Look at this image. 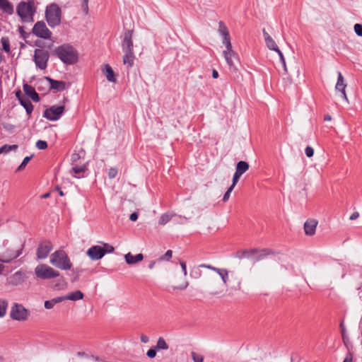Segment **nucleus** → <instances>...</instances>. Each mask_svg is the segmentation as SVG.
Listing matches in <instances>:
<instances>
[{"instance_id":"obj_1","label":"nucleus","mask_w":362,"mask_h":362,"mask_svg":"<svg viewBox=\"0 0 362 362\" xmlns=\"http://www.w3.org/2000/svg\"><path fill=\"white\" fill-rule=\"evenodd\" d=\"M64 64L68 65L75 64L78 61L77 50L68 43L57 47L52 52Z\"/></svg>"},{"instance_id":"obj_2","label":"nucleus","mask_w":362,"mask_h":362,"mask_svg":"<svg viewBox=\"0 0 362 362\" xmlns=\"http://www.w3.org/2000/svg\"><path fill=\"white\" fill-rule=\"evenodd\" d=\"M50 263L62 270H69L72 268L70 258L64 250H59L53 252L50 256Z\"/></svg>"},{"instance_id":"obj_3","label":"nucleus","mask_w":362,"mask_h":362,"mask_svg":"<svg viewBox=\"0 0 362 362\" xmlns=\"http://www.w3.org/2000/svg\"><path fill=\"white\" fill-rule=\"evenodd\" d=\"M45 19L51 28H55L61 24L62 9L56 3L47 6L45 9Z\"/></svg>"},{"instance_id":"obj_4","label":"nucleus","mask_w":362,"mask_h":362,"mask_svg":"<svg viewBox=\"0 0 362 362\" xmlns=\"http://www.w3.org/2000/svg\"><path fill=\"white\" fill-rule=\"evenodd\" d=\"M35 11L33 1L28 2L21 1L16 8L17 14L24 23L33 22L34 21L33 16Z\"/></svg>"},{"instance_id":"obj_5","label":"nucleus","mask_w":362,"mask_h":362,"mask_svg":"<svg viewBox=\"0 0 362 362\" xmlns=\"http://www.w3.org/2000/svg\"><path fill=\"white\" fill-rule=\"evenodd\" d=\"M103 246L93 245L90 247L86 252V255L92 260H98L102 259L107 253H112L115 248L108 243H102Z\"/></svg>"},{"instance_id":"obj_6","label":"nucleus","mask_w":362,"mask_h":362,"mask_svg":"<svg viewBox=\"0 0 362 362\" xmlns=\"http://www.w3.org/2000/svg\"><path fill=\"white\" fill-rule=\"evenodd\" d=\"M35 274L39 279L47 280L60 276V273L52 267L45 264H38L35 268Z\"/></svg>"},{"instance_id":"obj_7","label":"nucleus","mask_w":362,"mask_h":362,"mask_svg":"<svg viewBox=\"0 0 362 362\" xmlns=\"http://www.w3.org/2000/svg\"><path fill=\"white\" fill-rule=\"evenodd\" d=\"M29 311L23 305L15 303L13 304L11 311L10 317L17 321H25L29 316Z\"/></svg>"},{"instance_id":"obj_8","label":"nucleus","mask_w":362,"mask_h":362,"mask_svg":"<svg viewBox=\"0 0 362 362\" xmlns=\"http://www.w3.org/2000/svg\"><path fill=\"white\" fill-rule=\"evenodd\" d=\"M49 58V52L43 49H36L34 51L33 61L35 66L41 70H44L47 66V62Z\"/></svg>"},{"instance_id":"obj_9","label":"nucleus","mask_w":362,"mask_h":362,"mask_svg":"<svg viewBox=\"0 0 362 362\" xmlns=\"http://www.w3.org/2000/svg\"><path fill=\"white\" fill-rule=\"evenodd\" d=\"M226 49L223 51V54L224 58L229 66L231 71L235 72L238 70L237 64H239L238 55L230 48L226 47Z\"/></svg>"},{"instance_id":"obj_10","label":"nucleus","mask_w":362,"mask_h":362,"mask_svg":"<svg viewBox=\"0 0 362 362\" xmlns=\"http://www.w3.org/2000/svg\"><path fill=\"white\" fill-rule=\"evenodd\" d=\"M64 110V105H53L44 111L43 117L50 121H57L63 115Z\"/></svg>"},{"instance_id":"obj_11","label":"nucleus","mask_w":362,"mask_h":362,"mask_svg":"<svg viewBox=\"0 0 362 362\" xmlns=\"http://www.w3.org/2000/svg\"><path fill=\"white\" fill-rule=\"evenodd\" d=\"M32 33L37 37L42 39H49L52 32L47 28L44 21H37L33 26Z\"/></svg>"},{"instance_id":"obj_12","label":"nucleus","mask_w":362,"mask_h":362,"mask_svg":"<svg viewBox=\"0 0 362 362\" xmlns=\"http://www.w3.org/2000/svg\"><path fill=\"white\" fill-rule=\"evenodd\" d=\"M52 248L53 246L50 240H45L42 241L37 248V257L40 259H45L52 251Z\"/></svg>"},{"instance_id":"obj_13","label":"nucleus","mask_w":362,"mask_h":362,"mask_svg":"<svg viewBox=\"0 0 362 362\" xmlns=\"http://www.w3.org/2000/svg\"><path fill=\"white\" fill-rule=\"evenodd\" d=\"M133 30H127L125 31L124 38L122 42V47L123 52H134L132 41Z\"/></svg>"},{"instance_id":"obj_14","label":"nucleus","mask_w":362,"mask_h":362,"mask_svg":"<svg viewBox=\"0 0 362 362\" xmlns=\"http://www.w3.org/2000/svg\"><path fill=\"white\" fill-rule=\"evenodd\" d=\"M200 267H205L206 269H211L216 272L220 277L221 278L223 284L225 285H227L228 281V272L226 269H219L217 267H215L211 264H201Z\"/></svg>"},{"instance_id":"obj_15","label":"nucleus","mask_w":362,"mask_h":362,"mask_svg":"<svg viewBox=\"0 0 362 362\" xmlns=\"http://www.w3.org/2000/svg\"><path fill=\"white\" fill-rule=\"evenodd\" d=\"M16 96L18 99L20 104L25 109L26 113L30 116L33 110L32 103L23 96L21 90L16 92Z\"/></svg>"},{"instance_id":"obj_16","label":"nucleus","mask_w":362,"mask_h":362,"mask_svg":"<svg viewBox=\"0 0 362 362\" xmlns=\"http://www.w3.org/2000/svg\"><path fill=\"white\" fill-rule=\"evenodd\" d=\"M218 31L223 36V44L226 47H231L230 37L227 27L223 21L218 23Z\"/></svg>"},{"instance_id":"obj_17","label":"nucleus","mask_w":362,"mask_h":362,"mask_svg":"<svg viewBox=\"0 0 362 362\" xmlns=\"http://www.w3.org/2000/svg\"><path fill=\"white\" fill-rule=\"evenodd\" d=\"M44 78L47 81L50 85V89L55 91H63L66 89V82L63 81H57L49 76H45Z\"/></svg>"},{"instance_id":"obj_18","label":"nucleus","mask_w":362,"mask_h":362,"mask_svg":"<svg viewBox=\"0 0 362 362\" xmlns=\"http://www.w3.org/2000/svg\"><path fill=\"white\" fill-rule=\"evenodd\" d=\"M346 87V84L344 81V78L341 74V72H338V78H337V82L335 86V89L337 91H339L341 93V96L347 100L346 94L345 92V88Z\"/></svg>"},{"instance_id":"obj_19","label":"nucleus","mask_w":362,"mask_h":362,"mask_svg":"<svg viewBox=\"0 0 362 362\" xmlns=\"http://www.w3.org/2000/svg\"><path fill=\"white\" fill-rule=\"evenodd\" d=\"M23 88L25 95L31 98L34 102L37 103L40 101V96L32 86L24 83Z\"/></svg>"},{"instance_id":"obj_20","label":"nucleus","mask_w":362,"mask_h":362,"mask_svg":"<svg viewBox=\"0 0 362 362\" xmlns=\"http://www.w3.org/2000/svg\"><path fill=\"white\" fill-rule=\"evenodd\" d=\"M317 221L315 219H308L304 223V230L307 235H313L315 233Z\"/></svg>"},{"instance_id":"obj_21","label":"nucleus","mask_w":362,"mask_h":362,"mask_svg":"<svg viewBox=\"0 0 362 362\" xmlns=\"http://www.w3.org/2000/svg\"><path fill=\"white\" fill-rule=\"evenodd\" d=\"M25 273L22 271H18L10 276V283L13 285L17 286L24 282Z\"/></svg>"},{"instance_id":"obj_22","label":"nucleus","mask_w":362,"mask_h":362,"mask_svg":"<svg viewBox=\"0 0 362 362\" xmlns=\"http://www.w3.org/2000/svg\"><path fill=\"white\" fill-rule=\"evenodd\" d=\"M124 258L128 264H134L142 261L144 255L141 253L133 255L131 252H128L125 255Z\"/></svg>"},{"instance_id":"obj_23","label":"nucleus","mask_w":362,"mask_h":362,"mask_svg":"<svg viewBox=\"0 0 362 362\" xmlns=\"http://www.w3.org/2000/svg\"><path fill=\"white\" fill-rule=\"evenodd\" d=\"M103 73L105 75L106 78L110 82H115L116 78L114 71L112 67L108 64H104L102 68Z\"/></svg>"},{"instance_id":"obj_24","label":"nucleus","mask_w":362,"mask_h":362,"mask_svg":"<svg viewBox=\"0 0 362 362\" xmlns=\"http://www.w3.org/2000/svg\"><path fill=\"white\" fill-rule=\"evenodd\" d=\"M262 33L267 47L271 50H277L279 49L278 46L265 29H263Z\"/></svg>"},{"instance_id":"obj_25","label":"nucleus","mask_w":362,"mask_h":362,"mask_svg":"<svg viewBox=\"0 0 362 362\" xmlns=\"http://www.w3.org/2000/svg\"><path fill=\"white\" fill-rule=\"evenodd\" d=\"M83 296H84L83 293L81 291L77 290V291H75L69 293L66 296H62V300L63 301L65 300H69L76 301V300H78L83 299Z\"/></svg>"},{"instance_id":"obj_26","label":"nucleus","mask_w":362,"mask_h":362,"mask_svg":"<svg viewBox=\"0 0 362 362\" xmlns=\"http://www.w3.org/2000/svg\"><path fill=\"white\" fill-rule=\"evenodd\" d=\"M0 9L9 15L13 13V6L8 0H0Z\"/></svg>"},{"instance_id":"obj_27","label":"nucleus","mask_w":362,"mask_h":362,"mask_svg":"<svg viewBox=\"0 0 362 362\" xmlns=\"http://www.w3.org/2000/svg\"><path fill=\"white\" fill-rule=\"evenodd\" d=\"M249 168H250V165L247 162L240 160V161L238 162L236 164L235 173L242 175L243 174H244L246 171H247L249 170Z\"/></svg>"},{"instance_id":"obj_28","label":"nucleus","mask_w":362,"mask_h":362,"mask_svg":"<svg viewBox=\"0 0 362 362\" xmlns=\"http://www.w3.org/2000/svg\"><path fill=\"white\" fill-rule=\"evenodd\" d=\"M258 251L256 249L239 250L236 252L235 257L238 259H243L245 257H250L252 255L257 253Z\"/></svg>"},{"instance_id":"obj_29","label":"nucleus","mask_w":362,"mask_h":362,"mask_svg":"<svg viewBox=\"0 0 362 362\" xmlns=\"http://www.w3.org/2000/svg\"><path fill=\"white\" fill-rule=\"evenodd\" d=\"M123 62L124 64H127L129 67L134 64V52H124Z\"/></svg>"},{"instance_id":"obj_30","label":"nucleus","mask_w":362,"mask_h":362,"mask_svg":"<svg viewBox=\"0 0 362 362\" xmlns=\"http://www.w3.org/2000/svg\"><path fill=\"white\" fill-rule=\"evenodd\" d=\"M62 301L63 300L62 296L54 298L45 302V308L46 309H52L57 303H61Z\"/></svg>"},{"instance_id":"obj_31","label":"nucleus","mask_w":362,"mask_h":362,"mask_svg":"<svg viewBox=\"0 0 362 362\" xmlns=\"http://www.w3.org/2000/svg\"><path fill=\"white\" fill-rule=\"evenodd\" d=\"M202 267H200V264L197 267H194L192 268L189 274L190 277L194 279H199L202 275V272L200 269Z\"/></svg>"},{"instance_id":"obj_32","label":"nucleus","mask_w":362,"mask_h":362,"mask_svg":"<svg viewBox=\"0 0 362 362\" xmlns=\"http://www.w3.org/2000/svg\"><path fill=\"white\" fill-rule=\"evenodd\" d=\"M85 271L84 269L80 267H76L71 269L73 277L71 279L72 282H76L79 280L80 275Z\"/></svg>"},{"instance_id":"obj_33","label":"nucleus","mask_w":362,"mask_h":362,"mask_svg":"<svg viewBox=\"0 0 362 362\" xmlns=\"http://www.w3.org/2000/svg\"><path fill=\"white\" fill-rule=\"evenodd\" d=\"M156 349H163V350H167L169 346L165 339L163 337H159L156 346H155Z\"/></svg>"},{"instance_id":"obj_34","label":"nucleus","mask_w":362,"mask_h":362,"mask_svg":"<svg viewBox=\"0 0 362 362\" xmlns=\"http://www.w3.org/2000/svg\"><path fill=\"white\" fill-rule=\"evenodd\" d=\"M20 255H21V252L20 251L16 252L11 257H8V258H6V255H3L2 254L1 256L0 257V262H1V263H10L11 261H13V259H16Z\"/></svg>"},{"instance_id":"obj_35","label":"nucleus","mask_w":362,"mask_h":362,"mask_svg":"<svg viewBox=\"0 0 362 362\" xmlns=\"http://www.w3.org/2000/svg\"><path fill=\"white\" fill-rule=\"evenodd\" d=\"M7 307V300L5 299H0V317H2L6 315Z\"/></svg>"},{"instance_id":"obj_36","label":"nucleus","mask_w":362,"mask_h":362,"mask_svg":"<svg viewBox=\"0 0 362 362\" xmlns=\"http://www.w3.org/2000/svg\"><path fill=\"white\" fill-rule=\"evenodd\" d=\"M87 170V166L86 165H83L81 166H78V165H76V166H74L72 168H71V171L74 173V174H78V175H80L81 173H85L86 171Z\"/></svg>"},{"instance_id":"obj_37","label":"nucleus","mask_w":362,"mask_h":362,"mask_svg":"<svg viewBox=\"0 0 362 362\" xmlns=\"http://www.w3.org/2000/svg\"><path fill=\"white\" fill-rule=\"evenodd\" d=\"M272 253H273L272 250H271L269 249H264L261 251V253L256 257L255 262H258V261L262 259L263 258H264L265 257H267V255L272 254Z\"/></svg>"},{"instance_id":"obj_38","label":"nucleus","mask_w":362,"mask_h":362,"mask_svg":"<svg viewBox=\"0 0 362 362\" xmlns=\"http://www.w3.org/2000/svg\"><path fill=\"white\" fill-rule=\"evenodd\" d=\"M171 218H172V216H170V214H163L160 217V218L158 220V223L160 225L163 226V225L166 224L168 222H169L170 220L171 219Z\"/></svg>"},{"instance_id":"obj_39","label":"nucleus","mask_w":362,"mask_h":362,"mask_svg":"<svg viewBox=\"0 0 362 362\" xmlns=\"http://www.w3.org/2000/svg\"><path fill=\"white\" fill-rule=\"evenodd\" d=\"M1 41V44H2L3 49L6 52H10V43H9L8 39L7 37H2Z\"/></svg>"},{"instance_id":"obj_40","label":"nucleus","mask_w":362,"mask_h":362,"mask_svg":"<svg viewBox=\"0 0 362 362\" xmlns=\"http://www.w3.org/2000/svg\"><path fill=\"white\" fill-rule=\"evenodd\" d=\"M23 245H21V247L17 250H7L3 255H6V258L11 257L13 256L16 252H21V255L22 254Z\"/></svg>"},{"instance_id":"obj_41","label":"nucleus","mask_w":362,"mask_h":362,"mask_svg":"<svg viewBox=\"0 0 362 362\" xmlns=\"http://www.w3.org/2000/svg\"><path fill=\"white\" fill-rule=\"evenodd\" d=\"M275 52H276L279 56V59H280V62H281V64L284 68V70L285 72H287V69H286V62H285V59H284V57L283 55V53L281 52V51L279 49H277V50H276Z\"/></svg>"},{"instance_id":"obj_42","label":"nucleus","mask_w":362,"mask_h":362,"mask_svg":"<svg viewBox=\"0 0 362 362\" xmlns=\"http://www.w3.org/2000/svg\"><path fill=\"white\" fill-rule=\"evenodd\" d=\"M32 158H33V155H31L30 156L25 157L22 161L21 164L18 166V170H23Z\"/></svg>"},{"instance_id":"obj_43","label":"nucleus","mask_w":362,"mask_h":362,"mask_svg":"<svg viewBox=\"0 0 362 362\" xmlns=\"http://www.w3.org/2000/svg\"><path fill=\"white\" fill-rule=\"evenodd\" d=\"M118 174V169L116 167L110 168L108 171V177L110 179L115 178Z\"/></svg>"},{"instance_id":"obj_44","label":"nucleus","mask_w":362,"mask_h":362,"mask_svg":"<svg viewBox=\"0 0 362 362\" xmlns=\"http://www.w3.org/2000/svg\"><path fill=\"white\" fill-rule=\"evenodd\" d=\"M191 356L194 362H203L204 357L202 355L192 351Z\"/></svg>"},{"instance_id":"obj_45","label":"nucleus","mask_w":362,"mask_h":362,"mask_svg":"<svg viewBox=\"0 0 362 362\" xmlns=\"http://www.w3.org/2000/svg\"><path fill=\"white\" fill-rule=\"evenodd\" d=\"M36 147L40 150H45L47 148V143L43 140H38L36 142Z\"/></svg>"},{"instance_id":"obj_46","label":"nucleus","mask_w":362,"mask_h":362,"mask_svg":"<svg viewBox=\"0 0 362 362\" xmlns=\"http://www.w3.org/2000/svg\"><path fill=\"white\" fill-rule=\"evenodd\" d=\"M2 127L6 131L9 132H13V131L14 130V129L16 127L15 125L11 124V123H8V122H3Z\"/></svg>"},{"instance_id":"obj_47","label":"nucleus","mask_w":362,"mask_h":362,"mask_svg":"<svg viewBox=\"0 0 362 362\" xmlns=\"http://www.w3.org/2000/svg\"><path fill=\"white\" fill-rule=\"evenodd\" d=\"M354 32L356 34L359 36L362 37V24L356 23L354 26Z\"/></svg>"},{"instance_id":"obj_48","label":"nucleus","mask_w":362,"mask_h":362,"mask_svg":"<svg viewBox=\"0 0 362 362\" xmlns=\"http://www.w3.org/2000/svg\"><path fill=\"white\" fill-rule=\"evenodd\" d=\"M146 355L150 358H153L156 355V348L155 346L149 349L146 353Z\"/></svg>"},{"instance_id":"obj_49","label":"nucleus","mask_w":362,"mask_h":362,"mask_svg":"<svg viewBox=\"0 0 362 362\" xmlns=\"http://www.w3.org/2000/svg\"><path fill=\"white\" fill-rule=\"evenodd\" d=\"M173 252L170 250H168L165 252V255L162 256L160 259V260H166L168 261L172 257Z\"/></svg>"},{"instance_id":"obj_50","label":"nucleus","mask_w":362,"mask_h":362,"mask_svg":"<svg viewBox=\"0 0 362 362\" xmlns=\"http://www.w3.org/2000/svg\"><path fill=\"white\" fill-rule=\"evenodd\" d=\"M234 188L233 187H229L227 191L225 192L223 197V202H226L228 200L230 197V194L231 192L233 190Z\"/></svg>"},{"instance_id":"obj_51","label":"nucleus","mask_w":362,"mask_h":362,"mask_svg":"<svg viewBox=\"0 0 362 362\" xmlns=\"http://www.w3.org/2000/svg\"><path fill=\"white\" fill-rule=\"evenodd\" d=\"M240 176V175L235 172L233 177L232 185L230 187H233V188H234L236 184L238 183Z\"/></svg>"},{"instance_id":"obj_52","label":"nucleus","mask_w":362,"mask_h":362,"mask_svg":"<svg viewBox=\"0 0 362 362\" xmlns=\"http://www.w3.org/2000/svg\"><path fill=\"white\" fill-rule=\"evenodd\" d=\"M305 153L308 158H311L314 154V149L313 147L308 146L305 149Z\"/></svg>"},{"instance_id":"obj_53","label":"nucleus","mask_w":362,"mask_h":362,"mask_svg":"<svg viewBox=\"0 0 362 362\" xmlns=\"http://www.w3.org/2000/svg\"><path fill=\"white\" fill-rule=\"evenodd\" d=\"M88 0H83L81 4V8L86 15H88Z\"/></svg>"},{"instance_id":"obj_54","label":"nucleus","mask_w":362,"mask_h":362,"mask_svg":"<svg viewBox=\"0 0 362 362\" xmlns=\"http://www.w3.org/2000/svg\"><path fill=\"white\" fill-rule=\"evenodd\" d=\"M18 30H19V33H20L21 36L23 38L26 39L28 37L29 34L27 33L26 32H25L23 27L20 26L18 28Z\"/></svg>"},{"instance_id":"obj_55","label":"nucleus","mask_w":362,"mask_h":362,"mask_svg":"<svg viewBox=\"0 0 362 362\" xmlns=\"http://www.w3.org/2000/svg\"><path fill=\"white\" fill-rule=\"evenodd\" d=\"M189 285V283L188 281H185L183 284L179 286H173V289L174 290H185V288H187Z\"/></svg>"},{"instance_id":"obj_56","label":"nucleus","mask_w":362,"mask_h":362,"mask_svg":"<svg viewBox=\"0 0 362 362\" xmlns=\"http://www.w3.org/2000/svg\"><path fill=\"white\" fill-rule=\"evenodd\" d=\"M5 146L6 147V153H8L11 150H16L18 148V146L16 144H13V145L5 144Z\"/></svg>"},{"instance_id":"obj_57","label":"nucleus","mask_w":362,"mask_h":362,"mask_svg":"<svg viewBox=\"0 0 362 362\" xmlns=\"http://www.w3.org/2000/svg\"><path fill=\"white\" fill-rule=\"evenodd\" d=\"M180 264L182 267V270L184 275L186 276L187 274L186 263L184 261H180Z\"/></svg>"},{"instance_id":"obj_58","label":"nucleus","mask_w":362,"mask_h":362,"mask_svg":"<svg viewBox=\"0 0 362 362\" xmlns=\"http://www.w3.org/2000/svg\"><path fill=\"white\" fill-rule=\"evenodd\" d=\"M139 214L138 212H133L130 214L129 219L132 221H136L138 219Z\"/></svg>"},{"instance_id":"obj_59","label":"nucleus","mask_w":362,"mask_h":362,"mask_svg":"<svg viewBox=\"0 0 362 362\" xmlns=\"http://www.w3.org/2000/svg\"><path fill=\"white\" fill-rule=\"evenodd\" d=\"M141 341L143 343H148L149 341V337L145 334H141Z\"/></svg>"},{"instance_id":"obj_60","label":"nucleus","mask_w":362,"mask_h":362,"mask_svg":"<svg viewBox=\"0 0 362 362\" xmlns=\"http://www.w3.org/2000/svg\"><path fill=\"white\" fill-rule=\"evenodd\" d=\"M359 217V214L358 212H354L351 216H350V220H356Z\"/></svg>"},{"instance_id":"obj_61","label":"nucleus","mask_w":362,"mask_h":362,"mask_svg":"<svg viewBox=\"0 0 362 362\" xmlns=\"http://www.w3.org/2000/svg\"><path fill=\"white\" fill-rule=\"evenodd\" d=\"M343 362H352V354L349 353Z\"/></svg>"},{"instance_id":"obj_62","label":"nucleus","mask_w":362,"mask_h":362,"mask_svg":"<svg viewBox=\"0 0 362 362\" xmlns=\"http://www.w3.org/2000/svg\"><path fill=\"white\" fill-rule=\"evenodd\" d=\"M35 46L40 47L42 49L44 46V42H42L41 40H36L35 42Z\"/></svg>"},{"instance_id":"obj_63","label":"nucleus","mask_w":362,"mask_h":362,"mask_svg":"<svg viewBox=\"0 0 362 362\" xmlns=\"http://www.w3.org/2000/svg\"><path fill=\"white\" fill-rule=\"evenodd\" d=\"M56 190L59 192V196L63 197L64 196V194L63 191L62 190L61 187L59 186L56 187Z\"/></svg>"},{"instance_id":"obj_64","label":"nucleus","mask_w":362,"mask_h":362,"mask_svg":"<svg viewBox=\"0 0 362 362\" xmlns=\"http://www.w3.org/2000/svg\"><path fill=\"white\" fill-rule=\"evenodd\" d=\"M212 77L214 78H217L218 77V72L216 69H213L212 71Z\"/></svg>"}]
</instances>
